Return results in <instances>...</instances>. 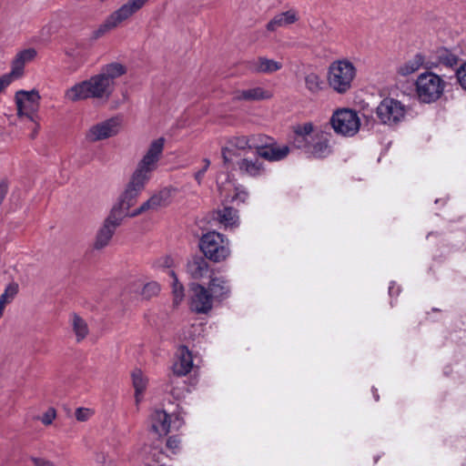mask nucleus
I'll return each mask as SVG.
<instances>
[{"instance_id": "obj_1", "label": "nucleus", "mask_w": 466, "mask_h": 466, "mask_svg": "<svg viewBox=\"0 0 466 466\" xmlns=\"http://www.w3.org/2000/svg\"><path fill=\"white\" fill-rule=\"evenodd\" d=\"M165 146V138L159 137L151 142L147 153L138 162L137 167L132 174L124 192L119 197L111 211L118 214L121 219L130 217L129 208L133 207L137 197L145 188L147 183L150 180L152 172L157 169Z\"/></svg>"}, {"instance_id": "obj_2", "label": "nucleus", "mask_w": 466, "mask_h": 466, "mask_svg": "<svg viewBox=\"0 0 466 466\" xmlns=\"http://www.w3.org/2000/svg\"><path fill=\"white\" fill-rule=\"evenodd\" d=\"M127 71L126 66L117 62L105 65L99 74L78 82L66 89L65 98L71 102L90 98H108L113 90L114 80L125 75Z\"/></svg>"}, {"instance_id": "obj_3", "label": "nucleus", "mask_w": 466, "mask_h": 466, "mask_svg": "<svg viewBox=\"0 0 466 466\" xmlns=\"http://www.w3.org/2000/svg\"><path fill=\"white\" fill-rule=\"evenodd\" d=\"M149 0H127L116 10L112 12L99 26L93 31L92 38L99 39L107 33L120 26L141 10Z\"/></svg>"}, {"instance_id": "obj_4", "label": "nucleus", "mask_w": 466, "mask_h": 466, "mask_svg": "<svg viewBox=\"0 0 466 466\" xmlns=\"http://www.w3.org/2000/svg\"><path fill=\"white\" fill-rule=\"evenodd\" d=\"M357 76V68L348 58L334 60L328 68V83L338 94H346Z\"/></svg>"}, {"instance_id": "obj_5", "label": "nucleus", "mask_w": 466, "mask_h": 466, "mask_svg": "<svg viewBox=\"0 0 466 466\" xmlns=\"http://www.w3.org/2000/svg\"><path fill=\"white\" fill-rule=\"evenodd\" d=\"M199 249L207 259L215 263L226 260L231 252L228 239L217 231H208L202 235Z\"/></svg>"}, {"instance_id": "obj_6", "label": "nucleus", "mask_w": 466, "mask_h": 466, "mask_svg": "<svg viewBox=\"0 0 466 466\" xmlns=\"http://www.w3.org/2000/svg\"><path fill=\"white\" fill-rule=\"evenodd\" d=\"M41 96L39 92L35 89L30 91L18 90L15 95V101L16 105L17 116H25L29 121L34 123L35 127L32 133V138H34L40 128L38 123V110L40 107Z\"/></svg>"}, {"instance_id": "obj_7", "label": "nucleus", "mask_w": 466, "mask_h": 466, "mask_svg": "<svg viewBox=\"0 0 466 466\" xmlns=\"http://www.w3.org/2000/svg\"><path fill=\"white\" fill-rule=\"evenodd\" d=\"M415 86L420 101L430 104L437 101L441 96L445 82L440 76L431 72H425L418 76Z\"/></svg>"}, {"instance_id": "obj_8", "label": "nucleus", "mask_w": 466, "mask_h": 466, "mask_svg": "<svg viewBox=\"0 0 466 466\" xmlns=\"http://www.w3.org/2000/svg\"><path fill=\"white\" fill-rule=\"evenodd\" d=\"M330 126L337 135L351 137L360 127V118L358 112L351 108L336 109L329 120Z\"/></svg>"}, {"instance_id": "obj_9", "label": "nucleus", "mask_w": 466, "mask_h": 466, "mask_svg": "<svg viewBox=\"0 0 466 466\" xmlns=\"http://www.w3.org/2000/svg\"><path fill=\"white\" fill-rule=\"evenodd\" d=\"M258 139H259L258 134L230 137L221 150L224 165L229 168L239 158L241 152L247 149H256Z\"/></svg>"}, {"instance_id": "obj_10", "label": "nucleus", "mask_w": 466, "mask_h": 466, "mask_svg": "<svg viewBox=\"0 0 466 466\" xmlns=\"http://www.w3.org/2000/svg\"><path fill=\"white\" fill-rule=\"evenodd\" d=\"M408 108L400 101L385 97L378 105L376 108V116L378 119L384 125L395 126L405 119Z\"/></svg>"}, {"instance_id": "obj_11", "label": "nucleus", "mask_w": 466, "mask_h": 466, "mask_svg": "<svg viewBox=\"0 0 466 466\" xmlns=\"http://www.w3.org/2000/svg\"><path fill=\"white\" fill-rule=\"evenodd\" d=\"M258 137L255 151L261 159L278 162L289 154V147L286 145L280 146L273 137L263 134H258Z\"/></svg>"}, {"instance_id": "obj_12", "label": "nucleus", "mask_w": 466, "mask_h": 466, "mask_svg": "<svg viewBox=\"0 0 466 466\" xmlns=\"http://www.w3.org/2000/svg\"><path fill=\"white\" fill-rule=\"evenodd\" d=\"M122 124L119 116H113L103 122L92 126L86 133V139L88 142H96L116 136Z\"/></svg>"}, {"instance_id": "obj_13", "label": "nucleus", "mask_w": 466, "mask_h": 466, "mask_svg": "<svg viewBox=\"0 0 466 466\" xmlns=\"http://www.w3.org/2000/svg\"><path fill=\"white\" fill-rule=\"evenodd\" d=\"M150 419L152 430L159 436H166L171 429L178 430L183 424L177 415L168 414L163 410H154Z\"/></svg>"}, {"instance_id": "obj_14", "label": "nucleus", "mask_w": 466, "mask_h": 466, "mask_svg": "<svg viewBox=\"0 0 466 466\" xmlns=\"http://www.w3.org/2000/svg\"><path fill=\"white\" fill-rule=\"evenodd\" d=\"M118 214L115 211H110L107 218L105 219L103 226L96 233V240L94 242V248L102 249L109 244L116 229L121 225V219Z\"/></svg>"}, {"instance_id": "obj_15", "label": "nucleus", "mask_w": 466, "mask_h": 466, "mask_svg": "<svg viewBox=\"0 0 466 466\" xmlns=\"http://www.w3.org/2000/svg\"><path fill=\"white\" fill-rule=\"evenodd\" d=\"M190 309L198 314H207L213 308L214 297L209 290L201 284H196L193 288Z\"/></svg>"}, {"instance_id": "obj_16", "label": "nucleus", "mask_w": 466, "mask_h": 466, "mask_svg": "<svg viewBox=\"0 0 466 466\" xmlns=\"http://www.w3.org/2000/svg\"><path fill=\"white\" fill-rule=\"evenodd\" d=\"M236 166L241 176H247L250 177H259L266 174L267 168L260 157H257L255 152L253 157H245L238 158L235 161Z\"/></svg>"}, {"instance_id": "obj_17", "label": "nucleus", "mask_w": 466, "mask_h": 466, "mask_svg": "<svg viewBox=\"0 0 466 466\" xmlns=\"http://www.w3.org/2000/svg\"><path fill=\"white\" fill-rule=\"evenodd\" d=\"M331 153L330 135L321 130L313 134L308 154L315 158H325Z\"/></svg>"}, {"instance_id": "obj_18", "label": "nucleus", "mask_w": 466, "mask_h": 466, "mask_svg": "<svg viewBox=\"0 0 466 466\" xmlns=\"http://www.w3.org/2000/svg\"><path fill=\"white\" fill-rule=\"evenodd\" d=\"M170 192L167 188H164L157 193L151 196L147 201H145L139 208L130 212V218L139 216L140 214L148 211L156 210L160 207H165L169 203Z\"/></svg>"}, {"instance_id": "obj_19", "label": "nucleus", "mask_w": 466, "mask_h": 466, "mask_svg": "<svg viewBox=\"0 0 466 466\" xmlns=\"http://www.w3.org/2000/svg\"><path fill=\"white\" fill-rule=\"evenodd\" d=\"M193 368V357L191 351L185 345L177 350V360L173 365V371L177 376H186Z\"/></svg>"}, {"instance_id": "obj_20", "label": "nucleus", "mask_w": 466, "mask_h": 466, "mask_svg": "<svg viewBox=\"0 0 466 466\" xmlns=\"http://www.w3.org/2000/svg\"><path fill=\"white\" fill-rule=\"evenodd\" d=\"M37 55L35 48L30 47L18 52L12 61L11 72L15 77L19 78L24 75L25 66L32 62Z\"/></svg>"}, {"instance_id": "obj_21", "label": "nucleus", "mask_w": 466, "mask_h": 466, "mask_svg": "<svg viewBox=\"0 0 466 466\" xmlns=\"http://www.w3.org/2000/svg\"><path fill=\"white\" fill-rule=\"evenodd\" d=\"M215 300L222 301L230 295L229 281L226 277H210L208 286L207 288Z\"/></svg>"}, {"instance_id": "obj_22", "label": "nucleus", "mask_w": 466, "mask_h": 466, "mask_svg": "<svg viewBox=\"0 0 466 466\" xmlns=\"http://www.w3.org/2000/svg\"><path fill=\"white\" fill-rule=\"evenodd\" d=\"M213 218L225 228H234L239 224L238 212L232 207L224 206L222 208H218L214 212Z\"/></svg>"}, {"instance_id": "obj_23", "label": "nucleus", "mask_w": 466, "mask_h": 466, "mask_svg": "<svg viewBox=\"0 0 466 466\" xmlns=\"http://www.w3.org/2000/svg\"><path fill=\"white\" fill-rule=\"evenodd\" d=\"M272 97V93L269 90H266L260 86L237 90L234 92L233 100H245V101H259L269 99Z\"/></svg>"}, {"instance_id": "obj_24", "label": "nucleus", "mask_w": 466, "mask_h": 466, "mask_svg": "<svg viewBox=\"0 0 466 466\" xmlns=\"http://www.w3.org/2000/svg\"><path fill=\"white\" fill-rule=\"evenodd\" d=\"M299 20L298 12L289 9L286 12L276 15L268 24L267 30L270 32L276 31L279 27L287 26L296 23Z\"/></svg>"}, {"instance_id": "obj_25", "label": "nucleus", "mask_w": 466, "mask_h": 466, "mask_svg": "<svg viewBox=\"0 0 466 466\" xmlns=\"http://www.w3.org/2000/svg\"><path fill=\"white\" fill-rule=\"evenodd\" d=\"M187 270L192 279H200L208 275L209 265L205 257H195L188 261Z\"/></svg>"}, {"instance_id": "obj_26", "label": "nucleus", "mask_w": 466, "mask_h": 466, "mask_svg": "<svg viewBox=\"0 0 466 466\" xmlns=\"http://www.w3.org/2000/svg\"><path fill=\"white\" fill-rule=\"evenodd\" d=\"M425 56L418 53L413 57L398 66L397 73L401 76H408L418 71L424 64Z\"/></svg>"}, {"instance_id": "obj_27", "label": "nucleus", "mask_w": 466, "mask_h": 466, "mask_svg": "<svg viewBox=\"0 0 466 466\" xmlns=\"http://www.w3.org/2000/svg\"><path fill=\"white\" fill-rule=\"evenodd\" d=\"M282 64L266 57H258L257 60L250 62L249 69L259 73H273L279 70Z\"/></svg>"}, {"instance_id": "obj_28", "label": "nucleus", "mask_w": 466, "mask_h": 466, "mask_svg": "<svg viewBox=\"0 0 466 466\" xmlns=\"http://www.w3.org/2000/svg\"><path fill=\"white\" fill-rule=\"evenodd\" d=\"M131 378L132 384L135 389L136 403L138 404L143 399L144 392L147 387L148 380L143 374L141 370H135L131 374Z\"/></svg>"}, {"instance_id": "obj_29", "label": "nucleus", "mask_w": 466, "mask_h": 466, "mask_svg": "<svg viewBox=\"0 0 466 466\" xmlns=\"http://www.w3.org/2000/svg\"><path fill=\"white\" fill-rule=\"evenodd\" d=\"M305 86L310 94H318L324 88V80L315 72L307 74L304 77Z\"/></svg>"}, {"instance_id": "obj_30", "label": "nucleus", "mask_w": 466, "mask_h": 466, "mask_svg": "<svg viewBox=\"0 0 466 466\" xmlns=\"http://www.w3.org/2000/svg\"><path fill=\"white\" fill-rule=\"evenodd\" d=\"M72 327L76 336V340L81 341L88 334V327L86 322L77 314L72 315Z\"/></svg>"}, {"instance_id": "obj_31", "label": "nucleus", "mask_w": 466, "mask_h": 466, "mask_svg": "<svg viewBox=\"0 0 466 466\" xmlns=\"http://www.w3.org/2000/svg\"><path fill=\"white\" fill-rule=\"evenodd\" d=\"M437 59L440 65L446 67H453L458 63L457 56L447 48H441L437 51Z\"/></svg>"}, {"instance_id": "obj_32", "label": "nucleus", "mask_w": 466, "mask_h": 466, "mask_svg": "<svg viewBox=\"0 0 466 466\" xmlns=\"http://www.w3.org/2000/svg\"><path fill=\"white\" fill-rule=\"evenodd\" d=\"M168 275L173 279L172 281V293L174 295V304L177 306L184 299V287L178 281V279L174 270H168Z\"/></svg>"}, {"instance_id": "obj_33", "label": "nucleus", "mask_w": 466, "mask_h": 466, "mask_svg": "<svg viewBox=\"0 0 466 466\" xmlns=\"http://www.w3.org/2000/svg\"><path fill=\"white\" fill-rule=\"evenodd\" d=\"M160 291V286L156 281H151L143 287L142 289V296L147 299H151L152 297L157 296Z\"/></svg>"}, {"instance_id": "obj_34", "label": "nucleus", "mask_w": 466, "mask_h": 466, "mask_svg": "<svg viewBox=\"0 0 466 466\" xmlns=\"http://www.w3.org/2000/svg\"><path fill=\"white\" fill-rule=\"evenodd\" d=\"M317 131H314L313 124L309 122L303 125H299L294 129V134L300 135L302 137H306L311 140L313 134Z\"/></svg>"}, {"instance_id": "obj_35", "label": "nucleus", "mask_w": 466, "mask_h": 466, "mask_svg": "<svg viewBox=\"0 0 466 466\" xmlns=\"http://www.w3.org/2000/svg\"><path fill=\"white\" fill-rule=\"evenodd\" d=\"M309 144H310L309 138H308L306 137H302L298 134H294L293 145L295 147H297L299 149H302V150H304V152L306 154H308V149L309 147Z\"/></svg>"}, {"instance_id": "obj_36", "label": "nucleus", "mask_w": 466, "mask_h": 466, "mask_svg": "<svg viewBox=\"0 0 466 466\" xmlns=\"http://www.w3.org/2000/svg\"><path fill=\"white\" fill-rule=\"evenodd\" d=\"M18 292V285L16 283H10L5 288L4 293L0 296L6 300L7 303L11 302Z\"/></svg>"}, {"instance_id": "obj_37", "label": "nucleus", "mask_w": 466, "mask_h": 466, "mask_svg": "<svg viewBox=\"0 0 466 466\" xmlns=\"http://www.w3.org/2000/svg\"><path fill=\"white\" fill-rule=\"evenodd\" d=\"M94 414V411L88 408H77L75 412L76 419L78 421H86L88 420Z\"/></svg>"}, {"instance_id": "obj_38", "label": "nucleus", "mask_w": 466, "mask_h": 466, "mask_svg": "<svg viewBox=\"0 0 466 466\" xmlns=\"http://www.w3.org/2000/svg\"><path fill=\"white\" fill-rule=\"evenodd\" d=\"M180 439L177 435L169 436L166 442V447L173 454L177 453L180 448Z\"/></svg>"}, {"instance_id": "obj_39", "label": "nucleus", "mask_w": 466, "mask_h": 466, "mask_svg": "<svg viewBox=\"0 0 466 466\" xmlns=\"http://www.w3.org/2000/svg\"><path fill=\"white\" fill-rule=\"evenodd\" d=\"M202 162H203V167L194 174V178L196 179L198 185H201V183L204 179L205 174L210 166V160L208 158H204L202 160Z\"/></svg>"}, {"instance_id": "obj_40", "label": "nucleus", "mask_w": 466, "mask_h": 466, "mask_svg": "<svg viewBox=\"0 0 466 466\" xmlns=\"http://www.w3.org/2000/svg\"><path fill=\"white\" fill-rule=\"evenodd\" d=\"M56 410H55V408L53 407H50L47 409V410L40 417V420L41 422L46 425V426H48L50 424H52L53 420L56 419Z\"/></svg>"}, {"instance_id": "obj_41", "label": "nucleus", "mask_w": 466, "mask_h": 466, "mask_svg": "<svg viewBox=\"0 0 466 466\" xmlns=\"http://www.w3.org/2000/svg\"><path fill=\"white\" fill-rule=\"evenodd\" d=\"M15 75L10 73L5 74L0 76V93L3 92L8 86L11 85V83L15 79Z\"/></svg>"}, {"instance_id": "obj_42", "label": "nucleus", "mask_w": 466, "mask_h": 466, "mask_svg": "<svg viewBox=\"0 0 466 466\" xmlns=\"http://www.w3.org/2000/svg\"><path fill=\"white\" fill-rule=\"evenodd\" d=\"M248 198V193L245 189L236 187L235 194L232 197V201L238 203H245Z\"/></svg>"}, {"instance_id": "obj_43", "label": "nucleus", "mask_w": 466, "mask_h": 466, "mask_svg": "<svg viewBox=\"0 0 466 466\" xmlns=\"http://www.w3.org/2000/svg\"><path fill=\"white\" fill-rule=\"evenodd\" d=\"M456 75L461 86L466 90V63L456 71Z\"/></svg>"}, {"instance_id": "obj_44", "label": "nucleus", "mask_w": 466, "mask_h": 466, "mask_svg": "<svg viewBox=\"0 0 466 466\" xmlns=\"http://www.w3.org/2000/svg\"><path fill=\"white\" fill-rule=\"evenodd\" d=\"M7 304L6 300L4 299V298L0 297V313H4V309L5 305Z\"/></svg>"}, {"instance_id": "obj_45", "label": "nucleus", "mask_w": 466, "mask_h": 466, "mask_svg": "<svg viewBox=\"0 0 466 466\" xmlns=\"http://www.w3.org/2000/svg\"><path fill=\"white\" fill-rule=\"evenodd\" d=\"M2 316H3V314H2V313H0V318H1Z\"/></svg>"}]
</instances>
